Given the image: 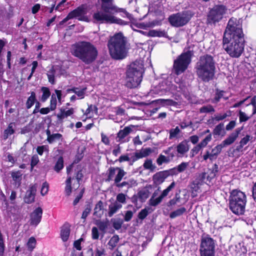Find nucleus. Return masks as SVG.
Returning a JSON list of instances; mask_svg holds the SVG:
<instances>
[{"label":"nucleus","instance_id":"nucleus-1","mask_svg":"<svg viewBox=\"0 0 256 256\" xmlns=\"http://www.w3.org/2000/svg\"><path fill=\"white\" fill-rule=\"evenodd\" d=\"M244 35L240 20L231 18L228 24L223 37V48L232 58H238L244 50Z\"/></svg>","mask_w":256,"mask_h":256},{"label":"nucleus","instance_id":"nucleus-2","mask_svg":"<svg viewBox=\"0 0 256 256\" xmlns=\"http://www.w3.org/2000/svg\"><path fill=\"white\" fill-rule=\"evenodd\" d=\"M72 54L78 58L86 64L93 63L98 56L96 48L92 43L86 41H80L72 44Z\"/></svg>","mask_w":256,"mask_h":256},{"label":"nucleus","instance_id":"nucleus-3","mask_svg":"<svg viewBox=\"0 0 256 256\" xmlns=\"http://www.w3.org/2000/svg\"><path fill=\"white\" fill-rule=\"evenodd\" d=\"M196 74L198 79L204 82L212 80L215 74V62L213 57L206 54L200 57L196 66Z\"/></svg>","mask_w":256,"mask_h":256},{"label":"nucleus","instance_id":"nucleus-4","mask_svg":"<svg viewBox=\"0 0 256 256\" xmlns=\"http://www.w3.org/2000/svg\"><path fill=\"white\" fill-rule=\"evenodd\" d=\"M144 66L140 61H135L130 65L126 72V85L132 88L139 86L142 80Z\"/></svg>","mask_w":256,"mask_h":256},{"label":"nucleus","instance_id":"nucleus-5","mask_svg":"<svg viewBox=\"0 0 256 256\" xmlns=\"http://www.w3.org/2000/svg\"><path fill=\"white\" fill-rule=\"evenodd\" d=\"M246 202V196L244 192L237 190H233L229 198L230 208L236 214H242L245 212Z\"/></svg>","mask_w":256,"mask_h":256},{"label":"nucleus","instance_id":"nucleus-6","mask_svg":"<svg viewBox=\"0 0 256 256\" xmlns=\"http://www.w3.org/2000/svg\"><path fill=\"white\" fill-rule=\"evenodd\" d=\"M126 44V38L122 32L113 36V58L120 60L126 57L128 53Z\"/></svg>","mask_w":256,"mask_h":256},{"label":"nucleus","instance_id":"nucleus-7","mask_svg":"<svg viewBox=\"0 0 256 256\" xmlns=\"http://www.w3.org/2000/svg\"><path fill=\"white\" fill-rule=\"evenodd\" d=\"M191 54L190 52L182 53L174 62V70L176 74L179 75L183 73L188 68L191 62Z\"/></svg>","mask_w":256,"mask_h":256},{"label":"nucleus","instance_id":"nucleus-8","mask_svg":"<svg viewBox=\"0 0 256 256\" xmlns=\"http://www.w3.org/2000/svg\"><path fill=\"white\" fill-rule=\"evenodd\" d=\"M192 15L190 11L178 12L170 16L168 18V22L173 26H182L188 22Z\"/></svg>","mask_w":256,"mask_h":256},{"label":"nucleus","instance_id":"nucleus-9","mask_svg":"<svg viewBox=\"0 0 256 256\" xmlns=\"http://www.w3.org/2000/svg\"><path fill=\"white\" fill-rule=\"evenodd\" d=\"M226 8L224 5H216L209 12L207 20L210 24H215L220 22L226 14Z\"/></svg>","mask_w":256,"mask_h":256},{"label":"nucleus","instance_id":"nucleus-10","mask_svg":"<svg viewBox=\"0 0 256 256\" xmlns=\"http://www.w3.org/2000/svg\"><path fill=\"white\" fill-rule=\"evenodd\" d=\"M87 14V6L85 4H82L70 12L68 14L72 19L77 18L80 21L88 22V18L86 16Z\"/></svg>","mask_w":256,"mask_h":256},{"label":"nucleus","instance_id":"nucleus-11","mask_svg":"<svg viewBox=\"0 0 256 256\" xmlns=\"http://www.w3.org/2000/svg\"><path fill=\"white\" fill-rule=\"evenodd\" d=\"M42 212V209L40 207H38L30 214L29 222L30 226H37L40 223Z\"/></svg>","mask_w":256,"mask_h":256},{"label":"nucleus","instance_id":"nucleus-12","mask_svg":"<svg viewBox=\"0 0 256 256\" xmlns=\"http://www.w3.org/2000/svg\"><path fill=\"white\" fill-rule=\"evenodd\" d=\"M110 13L98 12L94 14L93 18L100 23H112V15Z\"/></svg>","mask_w":256,"mask_h":256},{"label":"nucleus","instance_id":"nucleus-13","mask_svg":"<svg viewBox=\"0 0 256 256\" xmlns=\"http://www.w3.org/2000/svg\"><path fill=\"white\" fill-rule=\"evenodd\" d=\"M218 172V166L216 164H214L213 166L209 168L207 172L202 173L200 178L202 180H207L208 182H210L214 179Z\"/></svg>","mask_w":256,"mask_h":256},{"label":"nucleus","instance_id":"nucleus-14","mask_svg":"<svg viewBox=\"0 0 256 256\" xmlns=\"http://www.w3.org/2000/svg\"><path fill=\"white\" fill-rule=\"evenodd\" d=\"M222 148V145H217L212 150L211 152L206 151V154L203 156V158L204 160H206L209 158L211 161L216 160L218 155L220 153Z\"/></svg>","mask_w":256,"mask_h":256},{"label":"nucleus","instance_id":"nucleus-15","mask_svg":"<svg viewBox=\"0 0 256 256\" xmlns=\"http://www.w3.org/2000/svg\"><path fill=\"white\" fill-rule=\"evenodd\" d=\"M200 250L215 252L214 240L210 237H205L202 240Z\"/></svg>","mask_w":256,"mask_h":256},{"label":"nucleus","instance_id":"nucleus-16","mask_svg":"<svg viewBox=\"0 0 256 256\" xmlns=\"http://www.w3.org/2000/svg\"><path fill=\"white\" fill-rule=\"evenodd\" d=\"M36 192V184L31 186L27 190L24 197V201L26 203L30 204L34 202L35 196Z\"/></svg>","mask_w":256,"mask_h":256},{"label":"nucleus","instance_id":"nucleus-17","mask_svg":"<svg viewBox=\"0 0 256 256\" xmlns=\"http://www.w3.org/2000/svg\"><path fill=\"white\" fill-rule=\"evenodd\" d=\"M70 225L66 222L61 228L60 237L63 242H66L70 236Z\"/></svg>","mask_w":256,"mask_h":256},{"label":"nucleus","instance_id":"nucleus-18","mask_svg":"<svg viewBox=\"0 0 256 256\" xmlns=\"http://www.w3.org/2000/svg\"><path fill=\"white\" fill-rule=\"evenodd\" d=\"M168 176V174L166 171L160 172L156 173L152 177L154 184L156 185L162 184Z\"/></svg>","mask_w":256,"mask_h":256},{"label":"nucleus","instance_id":"nucleus-19","mask_svg":"<svg viewBox=\"0 0 256 256\" xmlns=\"http://www.w3.org/2000/svg\"><path fill=\"white\" fill-rule=\"evenodd\" d=\"M14 122H10L6 129H5L2 134V138L3 140H6L9 136L14 134L15 132Z\"/></svg>","mask_w":256,"mask_h":256},{"label":"nucleus","instance_id":"nucleus-20","mask_svg":"<svg viewBox=\"0 0 256 256\" xmlns=\"http://www.w3.org/2000/svg\"><path fill=\"white\" fill-rule=\"evenodd\" d=\"M104 211H106V210L104 208V203L102 200H100L95 206L94 216L98 218H100Z\"/></svg>","mask_w":256,"mask_h":256},{"label":"nucleus","instance_id":"nucleus-21","mask_svg":"<svg viewBox=\"0 0 256 256\" xmlns=\"http://www.w3.org/2000/svg\"><path fill=\"white\" fill-rule=\"evenodd\" d=\"M188 141L184 140L180 142L176 146V150L178 154H184L189 150Z\"/></svg>","mask_w":256,"mask_h":256},{"label":"nucleus","instance_id":"nucleus-22","mask_svg":"<svg viewBox=\"0 0 256 256\" xmlns=\"http://www.w3.org/2000/svg\"><path fill=\"white\" fill-rule=\"evenodd\" d=\"M238 133L239 132L236 130L235 132L231 134L228 138H227L220 144L222 145L223 148L231 144L236 140L238 138Z\"/></svg>","mask_w":256,"mask_h":256},{"label":"nucleus","instance_id":"nucleus-23","mask_svg":"<svg viewBox=\"0 0 256 256\" xmlns=\"http://www.w3.org/2000/svg\"><path fill=\"white\" fill-rule=\"evenodd\" d=\"M101 4V8L104 12H111L112 10V0H98Z\"/></svg>","mask_w":256,"mask_h":256},{"label":"nucleus","instance_id":"nucleus-24","mask_svg":"<svg viewBox=\"0 0 256 256\" xmlns=\"http://www.w3.org/2000/svg\"><path fill=\"white\" fill-rule=\"evenodd\" d=\"M95 224L98 226L100 231L102 232V234H104L106 232V229L110 225L109 220L106 218L104 220H96Z\"/></svg>","mask_w":256,"mask_h":256},{"label":"nucleus","instance_id":"nucleus-25","mask_svg":"<svg viewBox=\"0 0 256 256\" xmlns=\"http://www.w3.org/2000/svg\"><path fill=\"white\" fill-rule=\"evenodd\" d=\"M174 156V154H170V156H165L160 154L156 159V163L158 166H161L163 163H168L172 160Z\"/></svg>","mask_w":256,"mask_h":256},{"label":"nucleus","instance_id":"nucleus-26","mask_svg":"<svg viewBox=\"0 0 256 256\" xmlns=\"http://www.w3.org/2000/svg\"><path fill=\"white\" fill-rule=\"evenodd\" d=\"M84 178V174L82 172V170H78L74 174L72 179L76 178V181L73 184V188L76 190L80 186V182Z\"/></svg>","mask_w":256,"mask_h":256},{"label":"nucleus","instance_id":"nucleus-27","mask_svg":"<svg viewBox=\"0 0 256 256\" xmlns=\"http://www.w3.org/2000/svg\"><path fill=\"white\" fill-rule=\"evenodd\" d=\"M175 186L176 183L173 182L166 189L164 190L158 197V200H157L158 202H162L163 198L168 194V193L174 188Z\"/></svg>","mask_w":256,"mask_h":256},{"label":"nucleus","instance_id":"nucleus-28","mask_svg":"<svg viewBox=\"0 0 256 256\" xmlns=\"http://www.w3.org/2000/svg\"><path fill=\"white\" fill-rule=\"evenodd\" d=\"M150 191L146 188L142 189L138 192V198L142 202H144L150 196Z\"/></svg>","mask_w":256,"mask_h":256},{"label":"nucleus","instance_id":"nucleus-29","mask_svg":"<svg viewBox=\"0 0 256 256\" xmlns=\"http://www.w3.org/2000/svg\"><path fill=\"white\" fill-rule=\"evenodd\" d=\"M37 101L36 98V94L34 92H30V96L28 98L26 102V108L27 109H30Z\"/></svg>","mask_w":256,"mask_h":256},{"label":"nucleus","instance_id":"nucleus-30","mask_svg":"<svg viewBox=\"0 0 256 256\" xmlns=\"http://www.w3.org/2000/svg\"><path fill=\"white\" fill-rule=\"evenodd\" d=\"M64 167V160L62 156H60L56 160L54 167V170L56 172H59Z\"/></svg>","mask_w":256,"mask_h":256},{"label":"nucleus","instance_id":"nucleus-31","mask_svg":"<svg viewBox=\"0 0 256 256\" xmlns=\"http://www.w3.org/2000/svg\"><path fill=\"white\" fill-rule=\"evenodd\" d=\"M55 74L56 70L54 66L49 70L46 74L48 82L52 84H54L56 82Z\"/></svg>","mask_w":256,"mask_h":256},{"label":"nucleus","instance_id":"nucleus-32","mask_svg":"<svg viewBox=\"0 0 256 256\" xmlns=\"http://www.w3.org/2000/svg\"><path fill=\"white\" fill-rule=\"evenodd\" d=\"M160 188L159 187L158 189L154 191L152 194V197L148 200V204L150 206H156L161 202H158L157 200H158V198H155V197L158 194V192L160 191Z\"/></svg>","mask_w":256,"mask_h":256},{"label":"nucleus","instance_id":"nucleus-33","mask_svg":"<svg viewBox=\"0 0 256 256\" xmlns=\"http://www.w3.org/2000/svg\"><path fill=\"white\" fill-rule=\"evenodd\" d=\"M62 140V136L60 133L52 134V136L47 137L46 140L49 144H52L56 140Z\"/></svg>","mask_w":256,"mask_h":256},{"label":"nucleus","instance_id":"nucleus-34","mask_svg":"<svg viewBox=\"0 0 256 256\" xmlns=\"http://www.w3.org/2000/svg\"><path fill=\"white\" fill-rule=\"evenodd\" d=\"M72 180L71 176H68L66 181L64 192L66 196H69L72 193Z\"/></svg>","mask_w":256,"mask_h":256},{"label":"nucleus","instance_id":"nucleus-35","mask_svg":"<svg viewBox=\"0 0 256 256\" xmlns=\"http://www.w3.org/2000/svg\"><path fill=\"white\" fill-rule=\"evenodd\" d=\"M133 182H134V183H136V182L134 180H130L128 182H123L121 183H120L119 182L115 184L116 186L118 188H124L128 190L132 186L133 184Z\"/></svg>","mask_w":256,"mask_h":256},{"label":"nucleus","instance_id":"nucleus-36","mask_svg":"<svg viewBox=\"0 0 256 256\" xmlns=\"http://www.w3.org/2000/svg\"><path fill=\"white\" fill-rule=\"evenodd\" d=\"M186 212V208L184 207L180 208L172 212L170 214V217L171 218H174L176 217L182 216Z\"/></svg>","mask_w":256,"mask_h":256},{"label":"nucleus","instance_id":"nucleus-37","mask_svg":"<svg viewBox=\"0 0 256 256\" xmlns=\"http://www.w3.org/2000/svg\"><path fill=\"white\" fill-rule=\"evenodd\" d=\"M41 90L42 92L41 100L42 102H44L50 96V92L48 88L45 86L42 87Z\"/></svg>","mask_w":256,"mask_h":256},{"label":"nucleus","instance_id":"nucleus-38","mask_svg":"<svg viewBox=\"0 0 256 256\" xmlns=\"http://www.w3.org/2000/svg\"><path fill=\"white\" fill-rule=\"evenodd\" d=\"M132 128L130 126L125 127L122 130H120L118 134V136L120 138H123L128 136L131 132Z\"/></svg>","mask_w":256,"mask_h":256},{"label":"nucleus","instance_id":"nucleus-39","mask_svg":"<svg viewBox=\"0 0 256 256\" xmlns=\"http://www.w3.org/2000/svg\"><path fill=\"white\" fill-rule=\"evenodd\" d=\"M91 211L92 205L90 202H88L85 206L84 210L82 213L81 218L83 219L84 221L88 215L90 213Z\"/></svg>","mask_w":256,"mask_h":256},{"label":"nucleus","instance_id":"nucleus-40","mask_svg":"<svg viewBox=\"0 0 256 256\" xmlns=\"http://www.w3.org/2000/svg\"><path fill=\"white\" fill-rule=\"evenodd\" d=\"M143 166L145 169L149 170L152 172L154 171L156 168V166L152 164V160L150 159L146 160Z\"/></svg>","mask_w":256,"mask_h":256},{"label":"nucleus","instance_id":"nucleus-41","mask_svg":"<svg viewBox=\"0 0 256 256\" xmlns=\"http://www.w3.org/2000/svg\"><path fill=\"white\" fill-rule=\"evenodd\" d=\"M116 169L118 170V172L114 179V184L120 182L126 174V172L123 170L118 168H116Z\"/></svg>","mask_w":256,"mask_h":256},{"label":"nucleus","instance_id":"nucleus-42","mask_svg":"<svg viewBox=\"0 0 256 256\" xmlns=\"http://www.w3.org/2000/svg\"><path fill=\"white\" fill-rule=\"evenodd\" d=\"M36 238L33 236L30 237L26 244L28 250L30 252L32 251L36 247Z\"/></svg>","mask_w":256,"mask_h":256},{"label":"nucleus","instance_id":"nucleus-43","mask_svg":"<svg viewBox=\"0 0 256 256\" xmlns=\"http://www.w3.org/2000/svg\"><path fill=\"white\" fill-rule=\"evenodd\" d=\"M189 166V163L188 162H182L176 167L174 168V170H176L177 172H184Z\"/></svg>","mask_w":256,"mask_h":256},{"label":"nucleus","instance_id":"nucleus-44","mask_svg":"<svg viewBox=\"0 0 256 256\" xmlns=\"http://www.w3.org/2000/svg\"><path fill=\"white\" fill-rule=\"evenodd\" d=\"M199 182L197 180H195L192 184L191 188L192 189V194L193 197L196 196L197 192H199L200 186H199Z\"/></svg>","mask_w":256,"mask_h":256},{"label":"nucleus","instance_id":"nucleus-45","mask_svg":"<svg viewBox=\"0 0 256 256\" xmlns=\"http://www.w3.org/2000/svg\"><path fill=\"white\" fill-rule=\"evenodd\" d=\"M214 111L213 106L210 104L203 106L200 109V113H208L214 112Z\"/></svg>","mask_w":256,"mask_h":256},{"label":"nucleus","instance_id":"nucleus-46","mask_svg":"<svg viewBox=\"0 0 256 256\" xmlns=\"http://www.w3.org/2000/svg\"><path fill=\"white\" fill-rule=\"evenodd\" d=\"M150 208H148L142 210L138 213V218L142 220L144 219L150 213Z\"/></svg>","mask_w":256,"mask_h":256},{"label":"nucleus","instance_id":"nucleus-47","mask_svg":"<svg viewBox=\"0 0 256 256\" xmlns=\"http://www.w3.org/2000/svg\"><path fill=\"white\" fill-rule=\"evenodd\" d=\"M224 131V124L222 123L218 124L214 128L213 134L214 135L219 136Z\"/></svg>","mask_w":256,"mask_h":256},{"label":"nucleus","instance_id":"nucleus-48","mask_svg":"<svg viewBox=\"0 0 256 256\" xmlns=\"http://www.w3.org/2000/svg\"><path fill=\"white\" fill-rule=\"evenodd\" d=\"M11 175L14 181L18 182H20L21 181L22 176L21 171L18 170L16 172H12Z\"/></svg>","mask_w":256,"mask_h":256},{"label":"nucleus","instance_id":"nucleus-49","mask_svg":"<svg viewBox=\"0 0 256 256\" xmlns=\"http://www.w3.org/2000/svg\"><path fill=\"white\" fill-rule=\"evenodd\" d=\"M57 100L56 96L52 94L50 100V108L52 111L55 110L56 108Z\"/></svg>","mask_w":256,"mask_h":256},{"label":"nucleus","instance_id":"nucleus-50","mask_svg":"<svg viewBox=\"0 0 256 256\" xmlns=\"http://www.w3.org/2000/svg\"><path fill=\"white\" fill-rule=\"evenodd\" d=\"M180 132V129L178 126H176L175 128L170 129V139H172L176 138Z\"/></svg>","mask_w":256,"mask_h":256},{"label":"nucleus","instance_id":"nucleus-51","mask_svg":"<svg viewBox=\"0 0 256 256\" xmlns=\"http://www.w3.org/2000/svg\"><path fill=\"white\" fill-rule=\"evenodd\" d=\"M212 134L208 135L198 145L201 148L206 146L212 140Z\"/></svg>","mask_w":256,"mask_h":256},{"label":"nucleus","instance_id":"nucleus-52","mask_svg":"<svg viewBox=\"0 0 256 256\" xmlns=\"http://www.w3.org/2000/svg\"><path fill=\"white\" fill-rule=\"evenodd\" d=\"M44 151L48 152L49 149L48 146V145H42L41 146H38L36 148V152L40 156H42Z\"/></svg>","mask_w":256,"mask_h":256},{"label":"nucleus","instance_id":"nucleus-53","mask_svg":"<svg viewBox=\"0 0 256 256\" xmlns=\"http://www.w3.org/2000/svg\"><path fill=\"white\" fill-rule=\"evenodd\" d=\"M0 200L2 202V204L4 208H7L8 206V202L4 193L0 189Z\"/></svg>","mask_w":256,"mask_h":256},{"label":"nucleus","instance_id":"nucleus-54","mask_svg":"<svg viewBox=\"0 0 256 256\" xmlns=\"http://www.w3.org/2000/svg\"><path fill=\"white\" fill-rule=\"evenodd\" d=\"M49 189V184L47 182H44L42 184L40 190V194L42 196H45L48 192Z\"/></svg>","mask_w":256,"mask_h":256},{"label":"nucleus","instance_id":"nucleus-55","mask_svg":"<svg viewBox=\"0 0 256 256\" xmlns=\"http://www.w3.org/2000/svg\"><path fill=\"white\" fill-rule=\"evenodd\" d=\"M39 158L37 155L35 154L32 156L30 161V170L32 171L34 167L39 162Z\"/></svg>","mask_w":256,"mask_h":256},{"label":"nucleus","instance_id":"nucleus-56","mask_svg":"<svg viewBox=\"0 0 256 256\" xmlns=\"http://www.w3.org/2000/svg\"><path fill=\"white\" fill-rule=\"evenodd\" d=\"M158 100L160 102V103L163 105L175 106L176 104V102L170 99H160Z\"/></svg>","mask_w":256,"mask_h":256},{"label":"nucleus","instance_id":"nucleus-57","mask_svg":"<svg viewBox=\"0 0 256 256\" xmlns=\"http://www.w3.org/2000/svg\"><path fill=\"white\" fill-rule=\"evenodd\" d=\"M250 140V136L248 135L242 138L240 142V146H238V149L240 150L244 145L246 144Z\"/></svg>","mask_w":256,"mask_h":256},{"label":"nucleus","instance_id":"nucleus-58","mask_svg":"<svg viewBox=\"0 0 256 256\" xmlns=\"http://www.w3.org/2000/svg\"><path fill=\"white\" fill-rule=\"evenodd\" d=\"M99 232L96 227H93L92 229V238L93 240H98L99 238Z\"/></svg>","mask_w":256,"mask_h":256},{"label":"nucleus","instance_id":"nucleus-59","mask_svg":"<svg viewBox=\"0 0 256 256\" xmlns=\"http://www.w3.org/2000/svg\"><path fill=\"white\" fill-rule=\"evenodd\" d=\"M239 118L240 122H244L247 121L250 117L245 112L240 110L239 112Z\"/></svg>","mask_w":256,"mask_h":256},{"label":"nucleus","instance_id":"nucleus-60","mask_svg":"<svg viewBox=\"0 0 256 256\" xmlns=\"http://www.w3.org/2000/svg\"><path fill=\"white\" fill-rule=\"evenodd\" d=\"M200 256H214L215 252L200 250Z\"/></svg>","mask_w":256,"mask_h":256},{"label":"nucleus","instance_id":"nucleus-61","mask_svg":"<svg viewBox=\"0 0 256 256\" xmlns=\"http://www.w3.org/2000/svg\"><path fill=\"white\" fill-rule=\"evenodd\" d=\"M86 88H84L80 90H76V92L75 94H76L78 97H79L80 99H82L84 98L85 93L86 90Z\"/></svg>","mask_w":256,"mask_h":256},{"label":"nucleus","instance_id":"nucleus-62","mask_svg":"<svg viewBox=\"0 0 256 256\" xmlns=\"http://www.w3.org/2000/svg\"><path fill=\"white\" fill-rule=\"evenodd\" d=\"M113 23L116 24L121 26H124L128 24V22L124 20L113 16Z\"/></svg>","mask_w":256,"mask_h":256},{"label":"nucleus","instance_id":"nucleus-63","mask_svg":"<svg viewBox=\"0 0 256 256\" xmlns=\"http://www.w3.org/2000/svg\"><path fill=\"white\" fill-rule=\"evenodd\" d=\"M84 156V154L82 152H78L75 156V158L74 160V163H78L82 159Z\"/></svg>","mask_w":256,"mask_h":256},{"label":"nucleus","instance_id":"nucleus-64","mask_svg":"<svg viewBox=\"0 0 256 256\" xmlns=\"http://www.w3.org/2000/svg\"><path fill=\"white\" fill-rule=\"evenodd\" d=\"M226 113H224L223 114H220L217 115H214L213 119L216 120V121H220L224 120L227 116H229Z\"/></svg>","mask_w":256,"mask_h":256}]
</instances>
